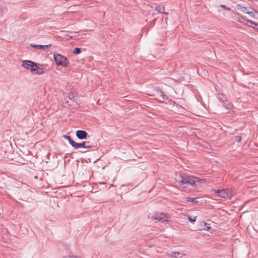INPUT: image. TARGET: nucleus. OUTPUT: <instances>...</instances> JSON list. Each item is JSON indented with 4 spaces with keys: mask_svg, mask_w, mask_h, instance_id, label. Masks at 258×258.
Wrapping results in <instances>:
<instances>
[{
    "mask_svg": "<svg viewBox=\"0 0 258 258\" xmlns=\"http://www.w3.org/2000/svg\"><path fill=\"white\" fill-rule=\"evenodd\" d=\"M204 181L205 179L200 180L194 176L182 177V179L179 181V185L185 192H190L195 190V187L199 182Z\"/></svg>",
    "mask_w": 258,
    "mask_h": 258,
    "instance_id": "f257e3e1",
    "label": "nucleus"
},
{
    "mask_svg": "<svg viewBox=\"0 0 258 258\" xmlns=\"http://www.w3.org/2000/svg\"><path fill=\"white\" fill-rule=\"evenodd\" d=\"M212 191L215 196L223 198L230 199L233 195L232 191L228 188L213 189Z\"/></svg>",
    "mask_w": 258,
    "mask_h": 258,
    "instance_id": "f03ea898",
    "label": "nucleus"
},
{
    "mask_svg": "<svg viewBox=\"0 0 258 258\" xmlns=\"http://www.w3.org/2000/svg\"><path fill=\"white\" fill-rule=\"evenodd\" d=\"M54 59L58 66H61L63 67H67L69 64V61L66 57L59 54H53Z\"/></svg>",
    "mask_w": 258,
    "mask_h": 258,
    "instance_id": "7ed1b4c3",
    "label": "nucleus"
},
{
    "mask_svg": "<svg viewBox=\"0 0 258 258\" xmlns=\"http://www.w3.org/2000/svg\"><path fill=\"white\" fill-rule=\"evenodd\" d=\"M237 9L242 13L249 15L251 17L256 18L257 15L258 16V12L251 8L243 7L238 5L237 6Z\"/></svg>",
    "mask_w": 258,
    "mask_h": 258,
    "instance_id": "20e7f679",
    "label": "nucleus"
},
{
    "mask_svg": "<svg viewBox=\"0 0 258 258\" xmlns=\"http://www.w3.org/2000/svg\"><path fill=\"white\" fill-rule=\"evenodd\" d=\"M18 195L21 200L27 201L31 199L32 191L30 189L25 187L20 189Z\"/></svg>",
    "mask_w": 258,
    "mask_h": 258,
    "instance_id": "39448f33",
    "label": "nucleus"
},
{
    "mask_svg": "<svg viewBox=\"0 0 258 258\" xmlns=\"http://www.w3.org/2000/svg\"><path fill=\"white\" fill-rule=\"evenodd\" d=\"M152 217L160 222H169L170 220L167 215L163 213L155 212Z\"/></svg>",
    "mask_w": 258,
    "mask_h": 258,
    "instance_id": "423d86ee",
    "label": "nucleus"
},
{
    "mask_svg": "<svg viewBox=\"0 0 258 258\" xmlns=\"http://www.w3.org/2000/svg\"><path fill=\"white\" fill-rule=\"evenodd\" d=\"M93 147V145L91 144V143L89 141H85L81 143H75L74 147L76 149H79L80 148H92Z\"/></svg>",
    "mask_w": 258,
    "mask_h": 258,
    "instance_id": "0eeeda50",
    "label": "nucleus"
},
{
    "mask_svg": "<svg viewBox=\"0 0 258 258\" xmlns=\"http://www.w3.org/2000/svg\"><path fill=\"white\" fill-rule=\"evenodd\" d=\"M32 73L34 74L41 75L44 73V71L42 68H39L36 63L34 64L33 67H32Z\"/></svg>",
    "mask_w": 258,
    "mask_h": 258,
    "instance_id": "6e6552de",
    "label": "nucleus"
},
{
    "mask_svg": "<svg viewBox=\"0 0 258 258\" xmlns=\"http://www.w3.org/2000/svg\"><path fill=\"white\" fill-rule=\"evenodd\" d=\"M87 135L88 133L85 131L78 130L76 132V136L80 140L86 139Z\"/></svg>",
    "mask_w": 258,
    "mask_h": 258,
    "instance_id": "1a4fd4ad",
    "label": "nucleus"
},
{
    "mask_svg": "<svg viewBox=\"0 0 258 258\" xmlns=\"http://www.w3.org/2000/svg\"><path fill=\"white\" fill-rule=\"evenodd\" d=\"M34 64H35V63L30 60H24L22 62V66L26 69L30 70L31 72L32 67H33Z\"/></svg>",
    "mask_w": 258,
    "mask_h": 258,
    "instance_id": "9d476101",
    "label": "nucleus"
},
{
    "mask_svg": "<svg viewBox=\"0 0 258 258\" xmlns=\"http://www.w3.org/2000/svg\"><path fill=\"white\" fill-rule=\"evenodd\" d=\"M170 255L171 257H174V258H181L183 255H184V254L182 253H180L177 251H172V252H171Z\"/></svg>",
    "mask_w": 258,
    "mask_h": 258,
    "instance_id": "9b49d317",
    "label": "nucleus"
},
{
    "mask_svg": "<svg viewBox=\"0 0 258 258\" xmlns=\"http://www.w3.org/2000/svg\"><path fill=\"white\" fill-rule=\"evenodd\" d=\"M51 45V44L44 45H37V44H34L33 43H32L31 44V46L32 47H33L38 48V49H45L46 48H47L49 46H50Z\"/></svg>",
    "mask_w": 258,
    "mask_h": 258,
    "instance_id": "f8f14e48",
    "label": "nucleus"
},
{
    "mask_svg": "<svg viewBox=\"0 0 258 258\" xmlns=\"http://www.w3.org/2000/svg\"><path fill=\"white\" fill-rule=\"evenodd\" d=\"M156 10L159 13H164L166 15H168L167 13L165 12V8L162 5H159L157 6L156 8Z\"/></svg>",
    "mask_w": 258,
    "mask_h": 258,
    "instance_id": "ddd939ff",
    "label": "nucleus"
},
{
    "mask_svg": "<svg viewBox=\"0 0 258 258\" xmlns=\"http://www.w3.org/2000/svg\"><path fill=\"white\" fill-rule=\"evenodd\" d=\"M63 138L68 140L69 143L72 145V147H74L76 142L73 140L71 137L67 135H64Z\"/></svg>",
    "mask_w": 258,
    "mask_h": 258,
    "instance_id": "4468645a",
    "label": "nucleus"
},
{
    "mask_svg": "<svg viewBox=\"0 0 258 258\" xmlns=\"http://www.w3.org/2000/svg\"><path fill=\"white\" fill-rule=\"evenodd\" d=\"M197 199L198 198H196L187 197L186 198V201L188 202L192 203V204H197L199 202Z\"/></svg>",
    "mask_w": 258,
    "mask_h": 258,
    "instance_id": "2eb2a0df",
    "label": "nucleus"
},
{
    "mask_svg": "<svg viewBox=\"0 0 258 258\" xmlns=\"http://www.w3.org/2000/svg\"><path fill=\"white\" fill-rule=\"evenodd\" d=\"M158 93L162 97V98L163 100H167V99H168L167 96L166 95L164 94V92L162 91L159 90L158 92Z\"/></svg>",
    "mask_w": 258,
    "mask_h": 258,
    "instance_id": "dca6fc26",
    "label": "nucleus"
},
{
    "mask_svg": "<svg viewBox=\"0 0 258 258\" xmlns=\"http://www.w3.org/2000/svg\"><path fill=\"white\" fill-rule=\"evenodd\" d=\"M219 99L223 103H224L225 101L227 102L226 97L225 95L221 93L220 94H219Z\"/></svg>",
    "mask_w": 258,
    "mask_h": 258,
    "instance_id": "f3484780",
    "label": "nucleus"
},
{
    "mask_svg": "<svg viewBox=\"0 0 258 258\" xmlns=\"http://www.w3.org/2000/svg\"><path fill=\"white\" fill-rule=\"evenodd\" d=\"M224 104V106L227 109H230L231 108V104L228 102L227 101V102L225 101L224 103H223Z\"/></svg>",
    "mask_w": 258,
    "mask_h": 258,
    "instance_id": "a211bd4d",
    "label": "nucleus"
},
{
    "mask_svg": "<svg viewBox=\"0 0 258 258\" xmlns=\"http://www.w3.org/2000/svg\"><path fill=\"white\" fill-rule=\"evenodd\" d=\"M81 52V48H75L73 50V53L76 54H79Z\"/></svg>",
    "mask_w": 258,
    "mask_h": 258,
    "instance_id": "6ab92c4d",
    "label": "nucleus"
},
{
    "mask_svg": "<svg viewBox=\"0 0 258 258\" xmlns=\"http://www.w3.org/2000/svg\"><path fill=\"white\" fill-rule=\"evenodd\" d=\"M196 217H194L193 218L190 216H188V220L189 222L194 223L196 221Z\"/></svg>",
    "mask_w": 258,
    "mask_h": 258,
    "instance_id": "aec40b11",
    "label": "nucleus"
},
{
    "mask_svg": "<svg viewBox=\"0 0 258 258\" xmlns=\"http://www.w3.org/2000/svg\"><path fill=\"white\" fill-rule=\"evenodd\" d=\"M234 140L237 142H240L241 140V137L240 136H234Z\"/></svg>",
    "mask_w": 258,
    "mask_h": 258,
    "instance_id": "412c9836",
    "label": "nucleus"
},
{
    "mask_svg": "<svg viewBox=\"0 0 258 258\" xmlns=\"http://www.w3.org/2000/svg\"><path fill=\"white\" fill-rule=\"evenodd\" d=\"M246 21H247V24L248 26H249V25L248 24L249 23H250V24H253L254 25H257L255 22H252V21H251L250 20H246Z\"/></svg>",
    "mask_w": 258,
    "mask_h": 258,
    "instance_id": "4be33fe9",
    "label": "nucleus"
},
{
    "mask_svg": "<svg viewBox=\"0 0 258 258\" xmlns=\"http://www.w3.org/2000/svg\"><path fill=\"white\" fill-rule=\"evenodd\" d=\"M221 7L224 8V9L226 10H230V8H229L228 7L225 6V5H221Z\"/></svg>",
    "mask_w": 258,
    "mask_h": 258,
    "instance_id": "5701e85b",
    "label": "nucleus"
},
{
    "mask_svg": "<svg viewBox=\"0 0 258 258\" xmlns=\"http://www.w3.org/2000/svg\"><path fill=\"white\" fill-rule=\"evenodd\" d=\"M244 20L243 17L242 16H241L240 18H239V21L241 23H243V21L242 20Z\"/></svg>",
    "mask_w": 258,
    "mask_h": 258,
    "instance_id": "b1692460",
    "label": "nucleus"
},
{
    "mask_svg": "<svg viewBox=\"0 0 258 258\" xmlns=\"http://www.w3.org/2000/svg\"><path fill=\"white\" fill-rule=\"evenodd\" d=\"M64 258H77L75 256H67Z\"/></svg>",
    "mask_w": 258,
    "mask_h": 258,
    "instance_id": "393cba45",
    "label": "nucleus"
},
{
    "mask_svg": "<svg viewBox=\"0 0 258 258\" xmlns=\"http://www.w3.org/2000/svg\"><path fill=\"white\" fill-rule=\"evenodd\" d=\"M207 230H208L209 228H210V227L207 226Z\"/></svg>",
    "mask_w": 258,
    "mask_h": 258,
    "instance_id": "a878e982",
    "label": "nucleus"
}]
</instances>
